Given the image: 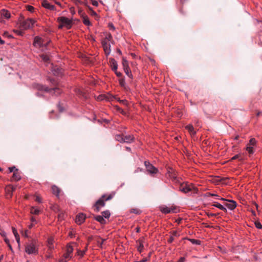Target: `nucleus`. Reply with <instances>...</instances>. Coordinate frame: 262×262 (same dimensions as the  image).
Returning <instances> with one entry per match:
<instances>
[{"instance_id":"obj_46","label":"nucleus","mask_w":262,"mask_h":262,"mask_svg":"<svg viewBox=\"0 0 262 262\" xmlns=\"http://www.w3.org/2000/svg\"><path fill=\"white\" fill-rule=\"evenodd\" d=\"M125 83V82L124 78H121L119 80V84L121 86H124Z\"/></svg>"},{"instance_id":"obj_34","label":"nucleus","mask_w":262,"mask_h":262,"mask_svg":"<svg viewBox=\"0 0 262 262\" xmlns=\"http://www.w3.org/2000/svg\"><path fill=\"white\" fill-rule=\"evenodd\" d=\"M40 58L45 62L48 63L49 62V57L47 55L41 54Z\"/></svg>"},{"instance_id":"obj_50","label":"nucleus","mask_w":262,"mask_h":262,"mask_svg":"<svg viewBox=\"0 0 262 262\" xmlns=\"http://www.w3.org/2000/svg\"><path fill=\"white\" fill-rule=\"evenodd\" d=\"M113 196H114V195H113V194H109V195H108V196H107V198H105H105H104V200H105V201H108V200H111V199L113 198Z\"/></svg>"},{"instance_id":"obj_36","label":"nucleus","mask_w":262,"mask_h":262,"mask_svg":"<svg viewBox=\"0 0 262 262\" xmlns=\"http://www.w3.org/2000/svg\"><path fill=\"white\" fill-rule=\"evenodd\" d=\"M124 72L126 73V74L130 78H133V75L131 73V72L129 70V68H125L124 69Z\"/></svg>"},{"instance_id":"obj_13","label":"nucleus","mask_w":262,"mask_h":262,"mask_svg":"<svg viewBox=\"0 0 262 262\" xmlns=\"http://www.w3.org/2000/svg\"><path fill=\"white\" fill-rule=\"evenodd\" d=\"M92 118H89L88 119L90 120H92L93 122L97 121L98 123L102 124L103 122L105 123H108L110 122V120L106 119H102L101 120L100 119H97L98 116H91Z\"/></svg>"},{"instance_id":"obj_8","label":"nucleus","mask_w":262,"mask_h":262,"mask_svg":"<svg viewBox=\"0 0 262 262\" xmlns=\"http://www.w3.org/2000/svg\"><path fill=\"white\" fill-rule=\"evenodd\" d=\"M160 211L164 214H168L170 213H175L176 212V208L174 207L169 208L167 207L166 206L163 205L160 207Z\"/></svg>"},{"instance_id":"obj_20","label":"nucleus","mask_w":262,"mask_h":262,"mask_svg":"<svg viewBox=\"0 0 262 262\" xmlns=\"http://www.w3.org/2000/svg\"><path fill=\"white\" fill-rule=\"evenodd\" d=\"M94 219L97 222H99L101 224L104 225V224H105L106 223V220L104 219V218L102 215H96L94 216Z\"/></svg>"},{"instance_id":"obj_56","label":"nucleus","mask_w":262,"mask_h":262,"mask_svg":"<svg viewBox=\"0 0 262 262\" xmlns=\"http://www.w3.org/2000/svg\"><path fill=\"white\" fill-rule=\"evenodd\" d=\"M174 241V238L173 237V236H170L169 238V239H168L167 242L168 243H171L173 241Z\"/></svg>"},{"instance_id":"obj_14","label":"nucleus","mask_w":262,"mask_h":262,"mask_svg":"<svg viewBox=\"0 0 262 262\" xmlns=\"http://www.w3.org/2000/svg\"><path fill=\"white\" fill-rule=\"evenodd\" d=\"M102 45L106 54H109L111 52V45L105 40L102 41Z\"/></svg>"},{"instance_id":"obj_30","label":"nucleus","mask_w":262,"mask_h":262,"mask_svg":"<svg viewBox=\"0 0 262 262\" xmlns=\"http://www.w3.org/2000/svg\"><path fill=\"white\" fill-rule=\"evenodd\" d=\"M115 138L116 140L120 142V143H123V141H124V140H123L124 136L122 135H120V134L116 135L115 136Z\"/></svg>"},{"instance_id":"obj_22","label":"nucleus","mask_w":262,"mask_h":262,"mask_svg":"<svg viewBox=\"0 0 262 262\" xmlns=\"http://www.w3.org/2000/svg\"><path fill=\"white\" fill-rule=\"evenodd\" d=\"M12 178L13 180L16 181L20 180L21 176L19 173L17 169H15V171L13 172Z\"/></svg>"},{"instance_id":"obj_37","label":"nucleus","mask_w":262,"mask_h":262,"mask_svg":"<svg viewBox=\"0 0 262 262\" xmlns=\"http://www.w3.org/2000/svg\"><path fill=\"white\" fill-rule=\"evenodd\" d=\"M189 240L192 244L195 245H200L201 243V241L199 240L195 239H190V238H186Z\"/></svg>"},{"instance_id":"obj_9","label":"nucleus","mask_w":262,"mask_h":262,"mask_svg":"<svg viewBox=\"0 0 262 262\" xmlns=\"http://www.w3.org/2000/svg\"><path fill=\"white\" fill-rule=\"evenodd\" d=\"M33 45L34 47L38 48L43 47L44 45H46L43 43V41L42 38L38 36L35 37Z\"/></svg>"},{"instance_id":"obj_59","label":"nucleus","mask_w":262,"mask_h":262,"mask_svg":"<svg viewBox=\"0 0 262 262\" xmlns=\"http://www.w3.org/2000/svg\"><path fill=\"white\" fill-rule=\"evenodd\" d=\"M31 222H32V223H34V224H36L37 223V221L35 219V217L32 216L31 218Z\"/></svg>"},{"instance_id":"obj_35","label":"nucleus","mask_w":262,"mask_h":262,"mask_svg":"<svg viewBox=\"0 0 262 262\" xmlns=\"http://www.w3.org/2000/svg\"><path fill=\"white\" fill-rule=\"evenodd\" d=\"M54 74L56 75H59L62 74L61 69L58 68H55L53 70Z\"/></svg>"},{"instance_id":"obj_51","label":"nucleus","mask_w":262,"mask_h":262,"mask_svg":"<svg viewBox=\"0 0 262 262\" xmlns=\"http://www.w3.org/2000/svg\"><path fill=\"white\" fill-rule=\"evenodd\" d=\"M171 236H173V237H178L179 236V234L178 233L177 231H173L171 233Z\"/></svg>"},{"instance_id":"obj_38","label":"nucleus","mask_w":262,"mask_h":262,"mask_svg":"<svg viewBox=\"0 0 262 262\" xmlns=\"http://www.w3.org/2000/svg\"><path fill=\"white\" fill-rule=\"evenodd\" d=\"M139 243V245L138 246L137 249L140 253H141L143 250L144 245L142 243V242L140 241Z\"/></svg>"},{"instance_id":"obj_26","label":"nucleus","mask_w":262,"mask_h":262,"mask_svg":"<svg viewBox=\"0 0 262 262\" xmlns=\"http://www.w3.org/2000/svg\"><path fill=\"white\" fill-rule=\"evenodd\" d=\"M52 190L53 194H54L56 196H59L60 189L58 187L54 185L52 187Z\"/></svg>"},{"instance_id":"obj_11","label":"nucleus","mask_w":262,"mask_h":262,"mask_svg":"<svg viewBox=\"0 0 262 262\" xmlns=\"http://www.w3.org/2000/svg\"><path fill=\"white\" fill-rule=\"evenodd\" d=\"M85 220V215L82 213H80L76 215L75 222L77 224L80 225L84 222Z\"/></svg>"},{"instance_id":"obj_24","label":"nucleus","mask_w":262,"mask_h":262,"mask_svg":"<svg viewBox=\"0 0 262 262\" xmlns=\"http://www.w3.org/2000/svg\"><path fill=\"white\" fill-rule=\"evenodd\" d=\"M214 207H215L225 212H227V209L223 205L218 202H214V204L212 205Z\"/></svg>"},{"instance_id":"obj_40","label":"nucleus","mask_w":262,"mask_h":262,"mask_svg":"<svg viewBox=\"0 0 262 262\" xmlns=\"http://www.w3.org/2000/svg\"><path fill=\"white\" fill-rule=\"evenodd\" d=\"M58 108L59 110V112L60 113H62L64 112V110H65V107L59 103L58 105Z\"/></svg>"},{"instance_id":"obj_55","label":"nucleus","mask_w":262,"mask_h":262,"mask_svg":"<svg viewBox=\"0 0 262 262\" xmlns=\"http://www.w3.org/2000/svg\"><path fill=\"white\" fill-rule=\"evenodd\" d=\"M217 200H222V201H225V202H226L227 203V202H228V201H229V200L226 199L224 198H221V197H220L219 195V198H217Z\"/></svg>"},{"instance_id":"obj_53","label":"nucleus","mask_w":262,"mask_h":262,"mask_svg":"<svg viewBox=\"0 0 262 262\" xmlns=\"http://www.w3.org/2000/svg\"><path fill=\"white\" fill-rule=\"evenodd\" d=\"M5 241L6 243V244H8V245L9 247L10 248V249L12 250V248L10 244L9 240L8 239L5 238Z\"/></svg>"},{"instance_id":"obj_15","label":"nucleus","mask_w":262,"mask_h":262,"mask_svg":"<svg viewBox=\"0 0 262 262\" xmlns=\"http://www.w3.org/2000/svg\"><path fill=\"white\" fill-rule=\"evenodd\" d=\"M79 13L81 15V17L83 18V23L86 25L90 26L91 25V22L90 21L88 17L86 15H85L81 11H79Z\"/></svg>"},{"instance_id":"obj_43","label":"nucleus","mask_w":262,"mask_h":262,"mask_svg":"<svg viewBox=\"0 0 262 262\" xmlns=\"http://www.w3.org/2000/svg\"><path fill=\"white\" fill-rule=\"evenodd\" d=\"M101 241H97V244L99 247L102 248L103 242L105 241V239L100 238Z\"/></svg>"},{"instance_id":"obj_17","label":"nucleus","mask_w":262,"mask_h":262,"mask_svg":"<svg viewBox=\"0 0 262 262\" xmlns=\"http://www.w3.org/2000/svg\"><path fill=\"white\" fill-rule=\"evenodd\" d=\"M42 6L46 9H48L51 10L55 9V7L54 5H51L48 3L47 1L44 0L42 2Z\"/></svg>"},{"instance_id":"obj_3","label":"nucleus","mask_w":262,"mask_h":262,"mask_svg":"<svg viewBox=\"0 0 262 262\" xmlns=\"http://www.w3.org/2000/svg\"><path fill=\"white\" fill-rule=\"evenodd\" d=\"M19 21L20 27L24 30H27L32 28L35 22L34 19L31 18H28L25 20L20 19Z\"/></svg>"},{"instance_id":"obj_47","label":"nucleus","mask_w":262,"mask_h":262,"mask_svg":"<svg viewBox=\"0 0 262 262\" xmlns=\"http://www.w3.org/2000/svg\"><path fill=\"white\" fill-rule=\"evenodd\" d=\"M249 144L251 145H254L256 144V140L254 138H251L249 141Z\"/></svg>"},{"instance_id":"obj_1","label":"nucleus","mask_w":262,"mask_h":262,"mask_svg":"<svg viewBox=\"0 0 262 262\" xmlns=\"http://www.w3.org/2000/svg\"><path fill=\"white\" fill-rule=\"evenodd\" d=\"M36 88L38 90L45 91L46 92H49L50 94L52 95H58L62 93V91L61 90L59 86H56L54 88L50 89L44 85L37 84L36 85Z\"/></svg>"},{"instance_id":"obj_60","label":"nucleus","mask_w":262,"mask_h":262,"mask_svg":"<svg viewBox=\"0 0 262 262\" xmlns=\"http://www.w3.org/2000/svg\"><path fill=\"white\" fill-rule=\"evenodd\" d=\"M239 157H240L239 155H238V154L236 155L231 158V160H235L237 159H239Z\"/></svg>"},{"instance_id":"obj_25","label":"nucleus","mask_w":262,"mask_h":262,"mask_svg":"<svg viewBox=\"0 0 262 262\" xmlns=\"http://www.w3.org/2000/svg\"><path fill=\"white\" fill-rule=\"evenodd\" d=\"M105 97V100L107 101H112L114 100V99H117V98L115 97L114 96H113L110 93H107L106 94H104Z\"/></svg>"},{"instance_id":"obj_61","label":"nucleus","mask_w":262,"mask_h":262,"mask_svg":"<svg viewBox=\"0 0 262 262\" xmlns=\"http://www.w3.org/2000/svg\"><path fill=\"white\" fill-rule=\"evenodd\" d=\"M15 32L19 35L22 36L23 35V32L21 31L16 30Z\"/></svg>"},{"instance_id":"obj_12","label":"nucleus","mask_w":262,"mask_h":262,"mask_svg":"<svg viewBox=\"0 0 262 262\" xmlns=\"http://www.w3.org/2000/svg\"><path fill=\"white\" fill-rule=\"evenodd\" d=\"M225 206L229 209L233 210L236 207L237 204L235 201L229 200L228 202L225 204Z\"/></svg>"},{"instance_id":"obj_10","label":"nucleus","mask_w":262,"mask_h":262,"mask_svg":"<svg viewBox=\"0 0 262 262\" xmlns=\"http://www.w3.org/2000/svg\"><path fill=\"white\" fill-rule=\"evenodd\" d=\"M11 17V14L9 11L6 9H1V24L5 23V21L2 19V17L6 19H9Z\"/></svg>"},{"instance_id":"obj_44","label":"nucleus","mask_w":262,"mask_h":262,"mask_svg":"<svg viewBox=\"0 0 262 262\" xmlns=\"http://www.w3.org/2000/svg\"><path fill=\"white\" fill-rule=\"evenodd\" d=\"M85 253V251H81L80 250H78L77 251V254L79 255L80 257H82Z\"/></svg>"},{"instance_id":"obj_58","label":"nucleus","mask_w":262,"mask_h":262,"mask_svg":"<svg viewBox=\"0 0 262 262\" xmlns=\"http://www.w3.org/2000/svg\"><path fill=\"white\" fill-rule=\"evenodd\" d=\"M114 72H115V74H116V76L117 77H121L122 76V73L121 72H118L117 70H116V71H114Z\"/></svg>"},{"instance_id":"obj_21","label":"nucleus","mask_w":262,"mask_h":262,"mask_svg":"<svg viewBox=\"0 0 262 262\" xmlns=\"http://www.w3.org/2000/svg\"><path fill=\"white\" fill-rule=\"evenodd\" d=\"M185 128L189 132V133L192 135L194 136L196 134V132L194 129V127L191 124H188L186 126Z\"/></svg>"},{"instance_id":"obj_16","label":"nucleus","mask_w":262,"mask_h":262,"mask_svg":"<svg viewBox=\"0 0 262 262\" xmlns=\"http://www.w3.org/2000/svg\"><path fill=\"white\" fill-rule=\"evenodd\" d=\"M179 190L184 193H187L190 192L191 191V189L187 185L184 186L183 184H181L179 187Z\"/></svg>"},{"instance_id":"obj_42","label":"nucleus","mask_w":262,"mask_h":262,"mask_svg":"<svg viewBox=\"0 0 262 262\" xmlns=\"http://www.w3.org/2000/svg\"><path fill=\"white\" fill-rule=\"evenodd\" d=\"M246 150L248 152L249 154H253V147L251 146H247L246 147Z\"/></svg>"},{"instance_id":"obj_33","label":"nucleus","mask_w":262,"mask_h":262,"mask_svg":"<svg viewBox=\"0 0 262 262\" xmlns=\"http://www.w3.org/2000/svg\"><path fill=\"white\" fill-rule=\"evenodd\" d=\"M13 232L15 237V239L17 241V243L18 244V245H19V241H20L19 236L18 234L17 231L15 230V228L13 229Z\"/></svg>"},{"instance_id":"obj_45","label":"nucleus","mask_w":262,"mask_h":262,"mask_svg":"<svg viewBox=\"0 0 262 262\" xmlns=\"http://www.w3.org/2000/svg\"><path fill=\"white\" fill-rule=\"evenodd\" d=\"M105 97L104 94L100 95L97 97V99L98 101H102L105 100Z\"/></svg>"},{"instance_id":"obj_63","label":"nucleus","mask_w":262,"mask_h":262,"mask_svg":"<svg viewBox=\"0 0 262 262\" xmlns=\"http://www.w3.org/2000/svg\"><path fill=\"white\" fill-rule=\"evenodd\" d=\"M92 3V5L94 6H98V3L96 1L93 0Z\"/></svg>"},{"instance_id":"obj_23","label":"nucleus","mask_w":262,"mask_h":262,"mask_svg":"<svg viewBox=\"0 0 262 262\" xmlns=\"http://www.w3.org/2000/svg\"><path fill=\"white\" fill-rule=\"evenodd\" d=\"M134 139V138L132 135H127L125 136H124L123 140L124 141H123V143H130L132 142Z\"/></svg>"},{"instance_id":"obj_54","label":"nucleus","mask_w":262,"mask_h":262,"mask_svg":"<svg viewBox=\"0 0 262 262\" xmlns=\"http://www.w3.org/2000/svg\"><path fill=\"white\" fill-rule=\"evenodd\" d=\"M34 9V8L33 6L30 5L27 6V10L29 11L32 12Z\"/></svg>"},{"instance_id":"obj_7","label":"nucleus","mask_w":262,"mask_h":262,"mask_svg":"<svg viewBox=\"0 0 262 262\" xmlns=\"http://www.w3.org/2000/svg\"><path fill=\"white\" fill-rule=\"evenodd\" d=\"M144 165L147 171L151 174L157 173L158 170L148 161L144 162Z\"/></svg>"},{"instance_id":"obj_18","label":"nucleus","mask_w":262,"mask_h":262,"mask_svg":"<svg viewBox=\"0 0 262 262\" xmlns=\"http://www.w3.org/2000/svg\"><path fill=\"white\" fill-rule=\"evenodd\" d=\"M110 63L112 67V69L113 71H116L117 70L118 64L117 61L114 58L110 59Z\"/></svg>"},{"instance_id":"obj_48","label":"nucleus","mask_w":262,"mask_h":262,"mask_svg":"<svg viewBox=\"0 0 262 262\" xmlns=\"http://www.w3.org/2000/svg\"><path fill=\"white\" fill-rule=\"evenodd\" d=\"M89 10H90V14L92 16H95L97 15V13L92 10V9L91 7H89Z\"/></svg>"},{"instance_id":"obj_39","label":"nucleus","mask_w":262,"mask_h":262,"mask_svg":"<svg viewBox=\"0 0 262 262\" xmlns=\"http://www.w3.org/2000/svg\"><path fill=\"white\" fill-rule=\"evenodd\" d=\"M122 66L123 67V69H124L125 68H129L128 65V61L124 58H123L122 59Z\"/></svg>"},{"instance_id":"obj_32","label":"nucleus","mask_w":262,"mask_h":262,"mask_svg":"<svg viewBox=\"0 0 262 262\" xmlns=\"http://www.w3.org/2000/svg\"><path fill=\"white\" fill-rule=\"evenodd\" d=\"M102 216L105 219H108L111 215L109 210H107L102 212Z\"/></svg>"},{"instance_id":"obj_49","label":"nucleus","mask_w":262,"mask_h":262,"mask_svg":"<svg viewBox=\"0 0 262 262\" xmlns=\"http://www.w3.org/2000/svg\"><path fill=\"white\" fill-rule=\"evenodd\" d=\"M3 36L4 37H7L8 38H11L12 37V35L9 34L8 32H5L4 34H3Z\"/></svg>"},{"instance_id":"obj_4","label":"nucleus","mask_w":262,"mask_h":262,"mask_svg":"<svg viewBox=\"0 0 262 262\" xmlns=\"http://www.w3.org/2000/svg\"><path fill=\"white\" fill-rule=\"evenodd\" d=\"M25 251L28 254H36L38 253V248L35 244L32 242L26 246Z\"/></svg>"},{"instance_id":"obj_52","label":"nucleus","mask_w":262,"mask_h":262,"mask_svg":"<svg viewBox=\"0 0 262 262\" xmlns=\"http://www.w3.org/2000/svg\"><path fill=\"white\" fill-rule=\"evenodd\" d=\"M255 226L258 229H261L262 228V225L259 222H256L255 223Z\"/></svg>"},{"instance_id":"obj_62","label":"nucleus","mask_w":262,"mask_h":262,"mask_svg":"<svg viewBox=\"0 0 262 262\" xmlns=\"http://www.w3.org/2000/svg\"><path fill=\"white\" fill-rule=\"evenodd\" d=\"M112 39V36L111 34H109L108 36H107L105 37V40H106L107 39L108 40H111Z\"/></svg>"},{"instance_id":"obj_2","label":"nucleus","mask_w":262,"mask_h":262,"mask_svg":"<svg viewBox=\"0 0 262 262\" xmlns=\"http://www.w3.org/2000/svg\"><path fill=\"white\" fill-rule=\"evenodd\" d=\"M57 21L59 23V25L58 28L61 29L63 27H66L67 29H70L72 27V21L67 17L61 16L57 18Z\"/></svg>"},{"instance_id":"obj_29","label":"nucleus","mask_w":262,"mask_h":262,"mask_svg":"<svg viewBox=\"0 0 262 262\" xmlns=\"http://www.w3.org/2000/svg\"><path fill=\"white\" fill-rule=\"evenodd\" d=\"M73 252V247L71 245H68L66 248V253L69 254L70 256L72 257V253Z\"/></svg>"},{"instance_id":"obj_57","label":"nucleus","mask_w":262,"mask_h":262,"mask_svg":"<svg viewBox=\"0 0 262 262\" xmlns=\"http://www.w3.org/2000/svg\"><path fill=\"white\" fill-rule=\"evenodd\" d=\"M16 167L15 166L11 167L9 168L10 172H14L15 171Z\"/></svg>"},{"instance_id":"obj_41","label":"nucleus","mask_w":262,"mask_h":262,"mask_svg":"<svg viewBox=\"0 0 262 262\" xmlns=\"http://www.w3.org/2000/svg\"><path fill=\"white\" fill-rule=\"evenodd\" d=\"M205 196H207V197H209V196L214 197V196H215L216 199H217V198H219V195L217 194H215V193H210V192L206 193L205 194Z\"/></svg>"},{"instance_id":"obj_64","label":"nucleus","mask_w":262,"mask_h":262,"mask_svg":"<svg viewBox=\"0 0 262 262\" xmlns=\"http://www.w3.org/2000/svg\"><path fill=\"white\" fill-rule=\"evenodd\" d=\"M185 258L184 257H181L177 262H184Z\"/></svg>"},{"instance_id":"obj_5","label":"nucleus","mask_w":262,"mask_h":262,"mask_svg":"<svg viewBox=\"0 0 262 262\" xmlns=\"http://www.w3.org/2000/svg\"><path fill=\"white\" fill-rule=\"evenodd\" d=\"M167 176L171 179L172 182L178 183L179 181L177 178V173L172 168H169L166 173Z\"/></svg>"},{"instance_id":"obj_19","label":"nucleus","mask_w":262,"mask_h":262,"mask_svg":"<svg viewBox=\"0 0 262 262\" xmlns=\"http://www.w3.org/2000/svg\"><path fill=\"white\" fill-rule=\"evenodd\" d=\"M71 258V256H70L69 254L65 253L59 259V262H68Z\"/></svg>"},{"instance_id":"obj_6","label":"nucleus","mask_w":262,"mask_h":262,"mask_svg":"<svg viewBox=\"0 0 262 262\" xmlns=\"http://www.w3.org/2000/svg\"><path fill=\"white\" fill-rule=\"evenodd\" d=\"M105 195H103L101 198H100L98 200L96 201L94 205V207H95L96 211L98 212L100 208L102 207H104L105 205V200L104 198H105Z\"/></svg>"},{"instance_id":"obj_28","label":"nucleus","mask_w":262,"mask_h":262,"mask_svg":"<svg viewBox=\"0 0 262 262\" xmlns=\"http://www.w3.org/2000/svg\"><path fill=\"white\" fill-rule=\"evenodd\" d=\"M30 212L32 214L38 215L40 212V210L35 207H32L30 209Z\"/></svg>"},{"instance_id":"obj_27","label":"nucleus","mask_w":262,"mask_h":262,"mask_svg":"<svg viewBox=\"0 0 262 262\" xmlns=\"http://www.w3.org/2000/svg\"><path fill=\"white\" fill-rule=\"evenodd\" d=\"M54 239L53 238H49L48 239V246L49 249L52 250L54 249Z\"/></svg>"},{"instance_id":"obj_31","label":"nucleus","mask_w":262,"mask_h":262,"mask_svg":"<svg viewBox=\"0 0 262 262\" xmlns=\"http://www.w3.org/2000/svg\"><path fill=\"white\" fill-rule=\"evenodd\" d=\"M15 189V188L13 186H9L6 188V191L11 196L12 193V192L14 191Z\"/></svg>"}]
</instances>
